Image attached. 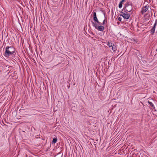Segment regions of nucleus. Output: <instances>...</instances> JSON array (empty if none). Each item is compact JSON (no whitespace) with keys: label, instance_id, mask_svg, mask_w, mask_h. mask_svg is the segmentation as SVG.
<instances>
[{"label":"nucleus","instance_id":"f257e3e1","mask_svg":"<svg viewBox=\"0 0 157 157\" xmlns=\"http://www.w3.org/2000/svg\"><path fill=\"white\" fill-rule=\"evenodd\" d=\"M93 18L95 23L92 21V25L98 30L103 32L104 30L103 26L101 25V23L98 20L96 16V12H94L93 13Z\"/></svg>","mask_w":157,"mask_h":157},{"label":"nucleus","instance_id":"f03ea898","mask_svg":"<svg viewBox=\"0 0 157 157\" xmlns=\"http://www.w3.org/2000/svg\"><path fill=\"white\" fill-rule=\"evenodd\" d=\"M16 54L15 49L13 46H7L5 48V51L3 53L4 56L9 58L10 56H14Z\"/></svg>","mask_w":157,"mask_h":157},{"label":"nucleus","instance_id":"7ed1b4c3","mask_svg":"<svg viewBox=\"0 0 157 157\" xmlns=\"http://www.w3.org/2000/svg\"><path fill=\"white\" fill-rule=\"evenodd\" d=\"M124 7V10L126 11V12H130L131 11L132 8L130 2H127L125 4Z\"/></svg>","mask_w":157,"mask_h":157},{"label":"nucleus","instance_id":"20e7f679","mask_svg":"<svg viewBox=\"0 0 157 157\" xmlns=\"http://www.w3.org/2000/svg\"><path fill=\"white\" fill-rule=\"evenodd\" d=\"M121 13L120 16L122 17L124 19L128 20L130 17V14L127 12L125 11L124 12H122Z\"/></svg>","mask_w":157,"mask_h":157},{"label":"nucleus","instance_id":"39448f33","mask_svg":"<svg viewBox=\"0 0 157 157\" xmlns=\"http://www.w3.org/2000/svg\"><path fill=\"white\" fill-rule=\"evenodd\" d=\"M157 25V20L156 19L153 27L152 28V29L150 30L151 33L152 34H153L155 33V27H156V26Z\"/></svg>","mask_w":157,"mask_h":157},{"label":"nucleus","instance_id":"423d86ee","mask_svg":"<svg viewBox=\"0 0 157 157\" xmlns=\"http://www.w3.org/2000/svg\"><path fill=\"white\" fill-rule=\"evenodd\" d=\"M149 6L148 5H146L143 7L142 9L141 13L143 14L146 12L149 9Z\"/></svg>","mask_w":157,"mask_h":157},{"label":"nucleus","instance_id":"0eeeda50","mask_svg":"<svg viewBox=\"0 0 157 157\" xmlns=\"http://www.w3.org/2000/svg\"><path fill=\"white\" fill-rule=\"evenodd\" d=\"M112 49L113 52H115L117 50V47L114 44L112 46Z\"/></svg>","mask_w":157,"mask_h":157},{"label":"nucleus","instance_id":"6e6552de","mask_svg":"<svg viewBox=\"0 0 157 157\" xmlns=\"http://www.w3.org/2000/svg\"><path fill=\"white\" fill-rule=\"evenodd\" d=\"M125 0H122V1L120 2L119 5V7L120 8H121L122 7L123 3L125 1Z\"/></svg>","mask_w":157,"mask_h":157},{"label":"nucleus","instance_id":"1a4fd4ad","mask_svg":"<svg viewBox=\"0 0 157 157\" xmlns=\"http://www.w3.org/2000/svg\"><path fill=\"white\" fill-rule=\"evenodd\" d=\"M57 139L56 138H54L52 142V144H53L56 143L57 142Z\"/></svg>","mask_w":157,"mask_h":157},{"label":"nucleus","instance_id":"9d476101","mask_svg":"<svg viewBox=\"0 0 157 157\" xmlns=\"http://www.w3.org/2000/svg\"><path fill=\"white\" fill-rule=\"evenodd\" d=\"M148 104L150 105L154 109L155 108V106H154V105L152 103V102L151 101H148Z\"/></svg>","mask_w":157,"mask_h":157},{"label":"nucleus","instance_id":"9b49d317","mask_svg":"<svg viewBox=\"0 0 157 157\" xmlns=\"http://www.w3.org/2000/svg\"><path fill=\"white\" fill-rule=\"evenodd\" d=\"M107 45L109 48L111 47L113 45L112 44L109 42H108Z\"/></svg>","mask_w":157,"mask_h":157},{"label":"nucleus","instance_id":"f8f14e48","mask_svg":"<svg viewBox=\"0 0 157 157\" xmlns=\"http://www.w3.org/2000/svg\"><path fill=\"white\" fill-rule=\"evenodd\" d=\"M122 19V18L120 17H119L118 18V21H121Z\"/></svg>","mask_w":157,"mask_h":157},{"label":"nucleus","instance_id":"ddd939ff","mask_svg":"<svg viewBox=\"0 0 157 157\" xmlns=\"http://www.w3.org/2000/svg\"><path fill=\"white\" fill-rule=\"evenodd\" d=\"M105 19L103 20V22H102V25H104L105 24Z\"/></svg>","mask_w":157,"mask_h":157},{"label":"nucleus","instance_id":"4468645a","mask_svg":"<svg viewBox=\"0 0 157 157\" xmlns=\"http://www.w3.org/2000/svg\"><path fill=\"white\" fill-rule=\"evenodd\" d=\"M149 17H148V18L147 19V20H148L149 19Z\"/></svg>","mask_w":157,"mask_h":157}]
</instances>
